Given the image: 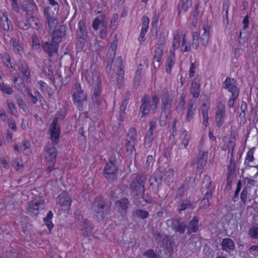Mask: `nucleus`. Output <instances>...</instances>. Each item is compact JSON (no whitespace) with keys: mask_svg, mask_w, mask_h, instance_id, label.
Instances as JSON below:
<instances>
[{"mask_svg":"<svg viewBox=\"0 0 258 258\" xmlns=\"http://www.w3.org/2000/svg\"><path fill=\"white\" fill-rule=\"evenodd\" d=\"M223 88L227 89L228 92L231 93V96L235 97L239 96L240 89L237 87V82L234 79L227 77L226 80L223 82Z\"/></svg>","mask_w":258,"mask_h":258,"instance_id":"11","label":"nucleus"},{"mask_svg":"<svg viewBox=\"0 0 258 258\" xmlns=\"http://www.w3.org/2000/svg\"><path fill=\"white\" fill-rule=\"evenodd\" d=\"M146 178L141 174H138L130 184L131 195L136 199H140L142 194L145 192Z\"/></svg>","mask_w":258,"mask_h":258,"instance_id":"4","label":"nucleus"},{"mask_svg":"<svg viewBox=\"0 0 258 258\" xmlns=\"http://www.w3.org/2000/svg\"><path fill=\"white\" fill-rule=\"evenodd\" d=\"M95 85V87L93 88L92 96H102L101 95L102 91V83Z\"/></svg>","mask_w":258,"mask_h":258,"instance_id":"62","label":"nucleus"},{"mask_svg":"<svg viewBox=\"0 0 258 258\" xmlns=\"http://www.w3.org/2000/svg\"><path fill=\"white\" fill-rule=\"evenodd\" d=\"M185 185L182 184L178 190V191L175 196V200L178 201H181L182 200L183 197L185 194Z\"/></svg>","mask_w":258,"mask_h":258,"instance_id":"59","label":"nucleus"},{"mask_svg":"<svg viewBox=\"0 0 258 258\" xmlns=\"http://www.w3.org/2000/svg\"><path fill=\"white\" fill-rule=\"evenodd\" d=\"M12 166L18 171L21 168L23 167V163L21 158H16L14 159L12 163Z\"/></svg>","mask_w":258,"mask_h":258,"instance_id":"56","label":"nucleus"},{"mask_svg":"<svg viewBox=\"0 0 258 258\" xmlns=\"http://www.w3.org/2000/svg\"><path fill=\"white\" fill-rule=\"evenodd\" d=\"M194 106L195 104L192 101H190L188 104L187 114L185 118V120L186 122H190L194 119L195 110L196 109V107H194Z\"/></svg>","mask_w":258,"mask_h":258,"instance_id":"34","label":"nucleus"},{"mask_svg":"<svg viewBox=\"0 0 258 258\" xmlns=\"http://www.w3.org/2000/svg\"><path fill=\"white\" fill-rule=\"evenodd\" d=\"M101 14L100 17L96 18L93 21L92 28L94 30H97L99 26L102 24L103 20L106 18V15L103 14L101 11L98 12Z\"/></svg>","mask_w":258,"mask_h":258,"instance_id":"37","label":"nucleus"},{"mask_svg":"<svg viewBox=\"0 0 258 258\" xmlns=\"http://www.w3.org/2000/svg\"><path fill=\"white\" fill-rule=\"evenodd\" d=\"M77 36L88 37L86 23L83 20L79 21L78 23Z\"/></svg>","mask_w":258,"mask_h":258,"instance_id":"33","label":"nucleus"},{"mask_svg":"<svg viewBox=\"0 0 258 258\" xmlns=\"http://www.w3.org/2000/svg\"><path fill=\"white\" fill-rule=\"evenodd\" d=\"M142 27L141 31L147 32L149 28V24L150 20L147 16H143L142 18Z\"/></svg>","mask_w":258,"mask_h":258,"instance_id":"61","label":"nucleus"},{"mask_svg":"<svg viewBox=\"0 0 258 258\" xmlns=\"http://www.w3.org/2000/svg\"><path fill=\"white\" fill-rule=\"evenodd\" d=\"M191 49V44L190 42L185 39V34L182 35V41L181 44V50L182 52H189Z\"/></svg>","mask_w":258,"mask_h":258,"instance_id":"47","label":"nucleus"},{"mask_svg":"<svg viewBox=\"0 0 258 258\" xmlns=\"http://www.w3.org/2000/svg\"><path fill=\"white\" fill-rule=\"evenodd\" d=\"M225 111L224 106L219 107L216 113L215 122L217 126L220 128L224 121Z\"/></svg>","mask_w":258,"mask_h":258,"instance_id":"27","label":"nucleus"},{"mask_svg":"<svg viewBox=\"0 0 258 258\" xmlns=\"http://www.w3.org/2000/svg\"><path fill=\"white\" fill-rule=\"evenodd\" d=\"M73 90L72 93L74 104L79 110L82 111L84 105H87V95L78 83L74 84Z\"/></svg>","mask_w":258,"mask_h":258,"instance_id":"5","label":"nucleus"},{"mask_svg":"<svg viewBox=\"0 0 258 258\" xmlns=\"http://www.w3.org/2000/svg\"><path fill=\"white\" fill-rule=\"evenodd\" d=\"M199 36L198 32H194L192 33V47L197 49L199 45Z\"/></svg>","mask_w":258,"mask_h":258,"instance_id":"50","label":"nucleus"},{"mask_svg":"<svg viewBox=\"0 0 258 258\" xmlns=\"http://www.w3.org/2000/svg\"><path fill=\"white\" fill-rule=\"evenodd\" d=\"M81 234L84 237H88L91 235L94 229V225L87 219H83L81 221Z\"/></svg>","mask_w":258,"mask_h":258,"instance_id":"21","label":"nucleus"},{"mask_svg":"<svg viewBox=\"0 0 258 258\" xmlns=\"http://www.w3.org/2000/svg\"><path fill=\"white\" fill-rule=\"evenodd\" d=\"M248 235L253 239H258V226H252L248 231Z\"/></svg>","mask_w":258,"mask_h":258,"instance_id":"51","label":"nucleus"},{"mask_svg":"<svg viewBox=\"0 0 258 258\" xmlns=\"http://www.w3.org/2000/svg\"><path fill=\"white\" fill-rule=\"evenodd\" d=\"M175 63V55L174 54H172L170 55V56L168 57L166 61V72L168 74H170L171 71V69L172 67L174 66Z\"/></svg>","mask_w":258,"mask_h":258,"instance_id":"41","label":"nucleus"},{"mask_svg":"<svg viewBox=\"0 0 258 258\" xmlns=\"http://www.w3.org/2000/svg\"><path fill=\"white\" fill-rule=\"evenodd\" d=\"M182 135H183V138L182 139L181 144L183 146L184 148H186L190 139V135L188 134L186 131H183Z\"/></svg>","mask_w":258,"mask_h":258,"instance_id":"64","label":"nucleus"},{"mask_svg":"<svg viewBox=\"0 0 258 258\" xmlns=\"http://www.w3.org/2000/svg\"><path fill=\"white\" fill-rule=\"evenodd\" d=\"M126 141L130 142L133 144H137L138 135L137 130L135 127H132L130 129Z\"/></svg>","mask_w":258,"mask_h":258,"instance_id":"29","label":"nucleus"},{"mask_svg":"<svg viewBox=\"0 0 258 258\" xmlns=\"http://www.w3.org/2000/svg\"><path fill=\"white\" fill-rule=\"evenodd\" d=\"M192 208V204L190 200L188 198L184 199L177 205L176 211L179 214H181L183 211L187 209Z\"/></svg>","mask_w":258,"mask_h":258,"instance_id":"24","label":"nucleus"},{"mask_svg":"<svg viewBox=\"0 0 258 258\" xmlns=\"http://www.w3.org/2000/svg\"><path fill=\"white\" fill-rule=\"evenodd\" d=\"M164 171V168L163 167L160 166L150 177V185L152 186L153 188L155 189L156 192L159 191L160 186L162 184L163 179L162 173Z\"/></svg>","mask_w":258,"mask_h":258,"instance_id":"10","label":"nucleus"},{"mask_svg":"<svg viewBox=\"0 0 258 258\" xmlns=\"http://www.w3.org/2000/svg\"><path fill=\"white\" fill-rule=\"evenodd\" d=\"M59 10H57L56 7L53 9L50 7H46L44 8L43 14L44 17L47 18L50 17H52L55 15H57V13Z\"/></svg>","mask_w":258,"mask_h":258,"instance_id":"40","label":"nucleus"},{"mask_svg":"<svg viewBox=\"0 0 258 258\" xmlns=\"http://www.w3.org/2000/svg\"><path fill=\"white\" fill-rule=\"evenodd\" d=\"M53 213L51 211H49L46 216L43 218V222L49 230V233L53 227V224L52 223L51 219L53 217Z\"/></svg>","mask_w":258,"mask_h":258,"instance_id":"38","label":"nucleus"},{"mask_svg":"<svg viewBox=\"0 0 258 258\" xmlns=\"http://www.w3.org/2000/svg\"><path fill=\"white\" fill-rule=\"evenodd\" d=\"M201 81L202 77L197 75L191 81L189 92L192 97L195 99L198 98L200 95Z\"/></svg>","mask_w":258,"mask_h":258,"instance_id":"15","label":"nucleus"},{"mask_svg":"<svg viewBox=\"0 0 258 258\" xmlns=\"http://www.w3.org/2000/svg\"><path fill=\"white\" fill-rule=\"evenodd\" d=\"M56 203L61 207L63 210H69L72 203L71 198L68 192L63 191L57 197Z\"/></svg>","mask_w":258,"mask_h":258,"instance_id":"17","label":"nucleus"},{"mask_svg":"<svg viewBox=\"0 0 258 258\" xmlns=\"http://www.w3.org/2000/svg\"><path fill=\"white\" fill-rule=\"evenodd\" d=\"M207 163V161H205L204 160H197V171L202 173L204 170V167L206 165Z\"/></svg>","mask_w":258,"mask_h":258,"instance_id":"63","label":"nucleus"},{"mask_svg":"<svg viewBox=\"0 0 258 258\" xmlns=\"http://www.w3.org/2000/svg\"><path fill=\"white\" fill-rule=\"evenodd\" d=\"M22 10L26 12V15H33L34 11L37 10V6L34 2H31L29 1H26L25 3L21 6Z\"/></svg>","mask_w":258,"mask_h":258,"instance_id":"26","label":"nucleus"},{"mask_svg":"<svg viewBox=\"0 0 258 258\" xmlns=\"http://www.w3.org/2000/svg\"><path fill=\"white\" fill-rule=\"evenodd\" d=\"M126 107V102H122L119 107V115L118 116V121L120 122L119 123V125L121 124V122H122L124 120L125 115L126 114L125 112Z\"/></svg>","mask_w":258,"mask_h":258,"instance_id":"42","label":"nucleus"},{"mask_svg":"<svg viewBox=\"0 0 258 258\" xmlns=\"http://www.w3.org/2000/svg\"><path fill=\"white\" fill-rule=\"evenodd\" d=\"M0 90L3 93L8 95L12 94L13 92L12 87L8 85H6L4 83H0Z\"/></svg>","mask_w":258,"mask_h":258,"instance_id":"60","label":"nucleus"},{"mask_svg":"<svg viewBox=\"0 0 258 258\" xmlns=\"http://www.w3.org/2000/svg\"><path fill=\"white\" fill-rule=\"evenodd\" d=\"M153 141V135L146 134L144 144V147L146 149L150 148L152 145Z\"/></svg>","mask_w":258,"mask_h":258,"instance_id":"52","label":"nucleus"},{"mask_svg":"<svg viewBox=\"0 0 258 258\" xmlns=\"http://www.w3.org/2000/svg\"><path fill=\"white\" fill-rule=\"evenodd\" d=\"M158 20H159V16H155L152 20V31L153 32H154V34L155 37H156L157 36L158 34V28L157 26L158 24Z\"/></svg>","mask_w":258,"mask_h":258,"instance_id":"58","label":"nucleus"},{"mask_svg":"<svg viewBox=\"0 0 258 258\" xmlns=\"http://www.w3.org/2000/svg\"><path fill=\"white\" fill-rule=\"evenodd\" d=\"M191 0H180V4L177 6L178 14L179 15L181 13V8L184 12H187L188 9L191 7L192 5Z\"/></svg>","mask_w":258,"mask_h":258,"instance_id":"32","label":"nucleus"},{"mask_svg":"<svg viewBox=\"0 0 258 258\" xmlns=\"http://www.w3.org/2000/svg\"><path fill=\"white\" fill-rule=\"evenodd\" d=\"M171 111L161 110L159 118V124L161 126H165L169 122Z\"/></svg>","mask_w":258,"mask_h":258,"instance_id":"31","label":"nucleus"},{"mask_svg":"<svg viewBox=\"0 0 258 258\" xmlns=\"http://www.w3.org/2000/svg\"><path fill=\"white\" fill-rule=\"evenodd\" d=\"M25 17L28 22L30 24V26L32 28L37 30H39L42 28V25L37 17H34L33 15H25Z\"/></svg>","mask_w":258,"mask_h":258,"instance_id":"28","label":"nucleus"},{"mask_svg":"<svg viewBox=\"0 0 258 258\" xmlns=\"http://www.w3.org/2000/svg\"><path fill=\"white\" fill-rule=\"evenodd\" d=\"M164 46L157 47L154 50V59L161 60L163 53Z\"/></svg>","mask_w":258,"mask_h":258,"instance_id":"49","label":"nucleus"},{"mask_svg":"<svg viewBox=\"0 0 258 258\" xmlns=\"http://www.w3.org/2000/svg\"><path fill=\"white\" fill-rule=\"evenodd\" d=\"M203 253L205 258H212L214 251L207 244H205L204 247Z\"/></svg>","mask_w":258,"mask_h":258,"instance_id":"55","label":"nucleus"},{"mask_svg":"<svg viewBox=\"0 0 258 258\" xmlns=\"http://www.w3.org/2000/svg\"><path fill=\"white\" fill-rule=\"evenodd\" d=\"M221 249L227 253L230 254L235 249L234 242L230 238H224L222 239L221 243Z\"/></svg>","mask_w":258,"mask_h":258,"instance_id":"22","label":"nucleus"},{"mask_svg":"<svg viewBox=\"0 0 258 258\" xmlns=\"http://www.w3.org/2000/svg\"><path fill=\"white\" fill-rule=\"evenodd\" d=\"M204 31V34L202 35L201 38L202 44L206 47L208 45L209 40L210 38V27L207 25H204L203 26Z\"/></svg>","mask_w":258,"mask_h":258,"instance_id":"30","label":"nucleus"},{"mask_svg":"<svg viewBox=\"0 0 258 258\" xmlns=\"http://www.w3.org/2000/svg\"><path fill=\"white\" fill-rule=\"evenodd\" d=\"M212 197L208 196V194L206 196L204 195L203 199L201 200L200 207L201 208L207 209L208 208L210 205L209 200Z\"/></svg>","mask_w":258,"mask_h":258,"instance_id":"57","label":"nucleus"},{"mask_svg":"<svg viewBox=\"0 0 258 258\" xmlns=\"http://www.w3.org/2000/svg\"><path fill=\"white\" fill-rule=\"evenodd\" d=\"M201 190L202 192L205 191V196L208 194V196L212 197L213 195L215 188L212 185L210 177L208 175H205L203 178Z\"/></svg>","mask_w":258,"mask_h":258,"instance_id":"18","label":"nucleus"},{"mask_svg":"<svg viewBox=\"0 0 258 258\" xmlns=\"http://www.w3.org/2000/svg\"><path fill=\"white\" fill-rule=\"evenodd\" d=\"M31 40L32 43V47L33 49L37 50L38 52L41 51V43H40V41L38 37L36 35H32L31 36Z\"/></svg>","mask_w":258,"mask_h":258,"instance_id":"43","label":"nucleus"},{"mask_svg":"<svg viewBox=\"0 0 258 258\" xmlns=\"http://www.w3.org/2000/svg\"><path fill=\"white\" fill-rule=\"evenodd\" d=\"M44 200L31 201L26 204L25 213L31 217H36L44 208Z\"/></svg>","mask_w":258,"mask_h":258,"instance_id":"7","label":"nucleus"},{"mask_svg":"<svg viewBox=\"0 0 258 258\" xmlns=\"http://www.w3.org/2000/svg\"><path fill=\"white\" fill-rule=\"evenodd\" d=\"M173 100V97L169 94L167 89L164 88L161 96V110L171 111Z\"/></svg>","mask_w":258,"mask_h":258,"instance_id":"14","label":"nucleus"},{"mask_svg":"<svg viewBox=\"0 0 258 258\" xmlns=\"http://www.w3.org/2000/svg\"><path fill=\"white\" fill-rule=\"evenodd\" d=\"M159 101V98L157 95H154L152 97V103L151 104L149 96L145 95L141 99V105L139 108V113L141 114V119L146 118V115L150 113V109L152 111H155L157 108Z\"/></svg>","mask_w":258,"mask_h":258,"instance_id":"3","label":"nucleus"},{"mask_svg":"<svg viewBox=\"0 0 258 258\" xmlns=\"http://www.w3.org/2000/svg\"><path fill=\"white\" fill-rule=\"evenodd\" d=\"M88 37L77 36L76 49L78 52L82 51L87 42Z\"/></svg>","mask_w":258,"mask_h":258,"instance_id":"35","label":"nucleus"},{"mask_svg":"<svg viewBox=\"0 0 258 258\" xmlns=\"http://www.w3.org/2000/svg\"><path fill=\"white\" fill-rule=\"evenodd\" d=\"M55 145L51 146L50 144L44 147V150L46 152V158L48 163V166L46 169L47 173L52 171L54 164L56 162V158L57 155V150L54 147Z\"/></svg>","mask_w":258,"mask_h":258,"instance_id":"9","label":"nucleus"},{"mask_svg":"<svg viewBox=\"0 0 258 258\" xmlns=\"http://www.w3.org/2000/svg\"><path fill=\"white\" fill-rule=\"evenodd\" d=\"M164 180L168 182L173 181L174 175V170L173 168H169L164 173Z\"/></svg>","mask_w":258,"mask_h":258,"instance_id":"48","label":"nucleus"},{"mask_svg":"<svg viewBox=\"0 0 258 258\" xmlns=\"http://www.w3.org/2000/svg\"><path fill=\"white\" fill-rule=\"evenodd\" d=\"M235 172V163L234 159H230L229 164L227 166V182L230 184L233 180Z\"/></svg>","mask_w":258,"mask_h":258,"instance_id":"23","label":"nucleus"},{"mask_svg":"<svg viewBox=\"0 0 258 258\" xmlns=\"http://www.w3.org/2000/svg\"><path fill=\"white\" fill-rule=\"evenodd\" d=\"M56 15L52 17L46 18L49 28L52 29L57 24L58 20Z\"/></svg>","mask_w":258,"mask_h":258,"instance_id":"53","label":"nucleus"},{"mask_svg":"<svg viewBox=\"0 0 258 258\" xmlns=\"http://www.w3.org/2000/svg\"><path fill=\"white\" fill-rule=\"evenodd\" d=\"M49 131L50 132V139L52 144H53V145H56L57 144L60 135V128L58 125V118L57 117H55L53 119L49 127Z\"/></svg>","mask_w":258,"mask_h":258,"instance_id":"12","label":"nucleus"},{"mask_svg":"<svg viewBox=\"0 0 258 258\" xmlns=\"http://www.w3.org/2000/svg\"><path fill=\"white\" fill-rule=\"evenodd\" d=\"M107 211L108 206L106 200L101 196L96 197L91 206L93 218L98 221H101L107 215Z\"/></svg>","mask_w":258,"mask_h":258,"instance_id":"2","label":"nucleus"},{"mask_svg":"<svg viewBox=\"0 0 258 258\" xmlns=\"http://www.w3.org/2000/svg\"><path fill=\"white\" fill-rule=\"evenodd\" d=\"M117 41L114 40L111 42L106 55L105 72L108 76H110V81L116 83L120 89L123 83L124 71L122 68V60L121 56L118 57L114 65V68L111 72V66L113 62L117 48Z\"/></svg>","mask_w":258,"mask_h":258,"instance_id":"1","label":"nucleus"},{"mask_svg":"<svg viewBox=\"0 0 258 258\" xmlns=\"http://www.w3.org/2000/svg\"><path fill=\"white\" fill-rule=\"evenodd\" d=\"M199 220L200 218L195 216L189 221L188 224L186 221V234L188 235H190L192 233H196L198 231Z\"/></svg>","mask_w":258,"mask_h":258,"instance_id":"20","label":"nucleus"},{"mask_svg":"<svg viewBox=\"0 0 258 258\" xmlns=\"http://www.w3.org/2000/svg\"><path fill=\"white\" fill-rule=\"evenodd\" d=\"M254 148H251L247 153L246 158L244 161V164L245 165V169H246L247 167H250L251 165L249 164V163L254 160Z\"/></svg>","mask_w":258,"mask_h":258,"instance_id":"45","label":"nucleus"},{"mask_svg":"<svg viewBox=\"0 0 258 258\" xmlns=\"http://www.w3.org/2000/svg\"><path fill=\"white\" fill-rule=\"evenodd\" d=\"M41 45V50H42L49 57H52L58 52L57 47L50 42L42 41Z\"/></svg>","mask_w":258,"mask_h":258,"instance_id":"19","label":"nucleus"},{"mask_svg":"<svg viewBox=\"0 0 258 258\" xmlns=\"http://www.w3.org/2000/svg\"><path fill=\"white\" fill-rule=\"evenodd\" d=\"M116 162L117 160L114 158L110 157L103 169V174L109 182L116 180L118 170V166Z\"/></svg>","mask_w":258,"mask_h":258,"instance_id":"6","label":"nucleus"},{"mask_svg":"<svg viewBox=\"0 0 258 258\" xmlns=\"http://www.w3.org/2000/svg\"><path fill=\"white\" fill-rule=\"evenodd\" d=\"M133 216L136 218L144 220L149 216V214L148 212L145 210L138 209L134 212Z\"/></svg>","mask_w":258,"mask_h":258,"instance_id":"39","label":"nucleus"},{"mask_svg":"<svg viewBox=\"0 0 258 258\" xmlns=\"http://www.w3.org/2000/svg\"><path fill=\"white\" fill-rule=\"evenodd\" d=\"M8 107L10 110V112L12 115L17 116L18 111L15 104L13 102L7 101Z\"/></svg>","mask_w":258,"mask_h":258,"instance_id":"54","label":"nucleus"},{"mask_svg":"<svg viewBox=\"0 0 258 258\" xmlns=\"http://www.w3.org/2000/svg\"><path fill=\"white\" fill-rule=\"evenodd\" d=\"M115 205L118 212H124L126 213L130 205V202L127 198L124 197L117 201Z\"/></svg>","mask_w":258,"mask_h":258,"instance_id":"25","label":"nucleus"},{"mask_svg":"<svg viewBox=\"0 0 258 258\" xmlns=\"http://www.w3.org/2000/svg\"><path fill=\"white\" fill-rule=\"evenodd\" d=\"M203 108L202 109V114L203 117V124L206 127H207L209 125V107L207 106V104L203 103Z\"/></svg>","mask_w":258,"mask_h":258,"instance_id":"36","label":"nucleus"},{"mask_svg":"<svg viewBox=\"0 0 258 258\" xmlns=\"http://www.w3.org/2000/svg\"><path fill=\"white\" fill-rule=\"evenodd\" d=\"M169 227L175 233L183 234L185 233L186 227V221L180 217H174L167 221Z\"/></svg>","mask_w":258,"mask_h":258,"instance_id":"8","label":"nucleus"},{"mask_svg":"<svg viewBox=\"0 0 258 258\" xmlns=\"http://www.w3.org/2000/svg\"><path fill=\"white\" fill-rule=\"evenodd\" d=\"M86 81L90 85H96L101 83L99 73L92 69L87 70L84 75Z\"/></svg>","mask_w":258,"mask_h":258,"instance_id":"16","label":"nucleus"},{"mask_svg":"<svg viewBox=\"0 0 258 258\" xmlns=\"http://www.w3.org/2000/svg\"><path fill=\"white\" fill-rule=\"evenodd\" d=\"M251 187L246 185L243 189L242 192L240 194V200L243 205H245L247 199L248 198V196L249 195V192L250 191Z\"/></svg>","mask_w":258,"mask_h":258,"instance_id":"44","label":"nucleus"},{"mask_svg":"<svg viewBox=\"0 0 258 258\" xmlns=\"http://www.w3.org/2000/svg\"><path fill=\"white\" fill-rule=\"evenodd\" d=\"M151 233L155 240L158 243L167 245L173 242L170 235L162 233L154 227H152Z\"/></svg>","mask_w":258,"mask_h":258,"instance_id":"13","label":"nucleus"},{"mask_svg":"<svg viewBox=\"0 0 258 258\" xmlns=\"http://www.w3.org/2000/svg\"><path fill=\"white\" fill-rule=\"evenodd\" d=\"M19 69L26 78L28 79L30 77L29 67L26 62H21L19 66Z\"/></svg>","mask_w":258,"mask_h":258,"instance_id":"46","label":"nucleus"}]
</instances>
